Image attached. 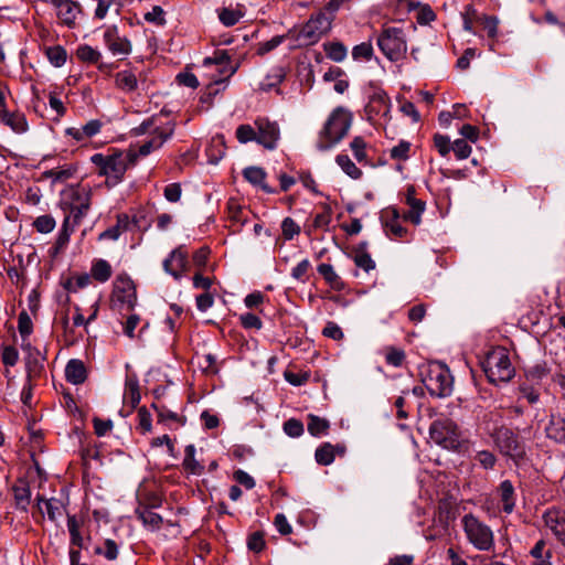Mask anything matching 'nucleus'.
Returning <instances> with one entry per match:
<instances>
[{
	"label": "nucleus",
	"mask_w": 565,
	"mask_h": 565,
	"mask_svg": "<svg viewBox=\"0 0 565 565\" xmlns=\"http://www.w3.org/2000/svg\"><path fill=\"white\" fill-rule=\"evenodd\" d=\"M351 125L352 114L347 108L339 106L333 109L319 132L317 149L327 151L333 148L347 136Z\"/></svg>",
	"instance_id": "nucleus-1"
},
{
	"label": "nucleus",
	"mask_w": 565,
	"mask_h": 565,
	"mask_svg": "<svg viewBox=\"0 0 565 565\" xmlns=\"http://www.w3.org/2000/svg\"><path fill=\"white\" fill-rule=\"evenodd\" d=\"M90 161L98 167L99 175L106 177L107 185H116L121 182L127 169L136 164V154L116 152L110 156L95 153Z\"/></svg>",
	"instance_id": "nucleus-2"
},
{
	"label": "nucleus",
	"mask_w": 565,
	"mask_h": 565,
	"mask_svg": "<svg viewBox=\"0 0 565 565\" xmlns=\"http://www.w3.org/2000/svg\"><path fill=\"white\" fill-rule=\"evenodd\" d=\"M482 370L492 384L508 383L515 374L509 352L503 347L490 350L481 362Z\"/></svg>",
	"instance_id": "nucleus-3"
},
{
	"label": "nucleus",
	"mask_w": 565,
	"mask_h": 565,
	"mask_svg": "<svg viewBox=\"0 0 565 565\" xmlns=\"http://www.w3.org/2000/svg\"><path fill=\"white\" fill-rule=\"evenodd\" d=\"M423 383L435 397H447L452 393L454 379L446 364L433 362L422 372Z\"/></svg>",
	"instance_id": "nucleus-4"
},
{
	"label": "nucleus",
	"mask_w": 565,
	"mask_h": 565,
	"mask_svg": "<svg viewBox=\"0 0 565 565\" xmlns=\"http://www.w3.org/2000/svg\"><path fill=\"white\" fill-rule=\"evenodd\" d=\"M461 523L468 542L476 550L490 552L494 548V535L490 526L481 522L472 513L463 515Z\"/></svg>",
	"instance_id": "nucleus-5"
},
{
	"label": "nucleus",
	"mask_w": 565,
	"mask_h": 565,
	"mask_svg": "<svg viewBox=\"0 0 565 565\" xmlns=\"http://www.w3.org/2000/svg\"><path fill=\"white\" fill-rule=\"evenodd\" d=\"M61 206L65 213L64 220L76 227L90 206V193L84 189H71L62 199Z\"/></svg>",
	"instance_id": "nucleus-6"
},
{
	"label": "nucleus",
	"mask_w": 565,
	"mask_h": 565,
	"mask_svg": "<svg viewBox=\"0 0 565 565\" xmlns=\"http://www.w3.org/2000/svg\"><path fill=\"white\" fill-rule=\"evenodd\" d=\"M377 45L382 53L392 62L403 58L407 51L403 30L398 28L383 30L377 38Z\"/></svg>",
	"instance_id": "nucleus-7"
},
{
	"label": "nucleus",
	"mask_w": 565,
	"mask_h": 565,
	"mask_svg": "<svg viewBox=\"0 0 565 565\" xmlns=\"http://www.w3.org/2000/svg\"><path fill=\"white\" fill-rule=\"evenodd\" d=\"M430 439L448 450H455L460 446L457 425L449 419L435 420L429 428Z\"/></svg>",
	"instance_id": "nucleus-8"
},
{
	"label": "nucleus",
	"mask_w": 565,
	"mask_h": 565,
	"mask_svg": "<svg viewBox=\"0 0 565 565\" xmlns=\"http://www.w3.org/2000/svg\"><path fill=\"white\" fill-rule=\"evenodd\" d=\"M491 437L495 447L502 455L508 456L515 461L523 458L525 455L523 444L519 440L518 435L510 428L504 426L499 427L491 434Z\"/></svg>",
	"instance_id": "nucleus-9"
},
{
	"label": "nucleus",
	"mask_w": 565,
	"mask_h": 565,
	"mask_svg": "<svg viewBox=\"0 0 565 565\" xmlns=\"http://www.w3.org/2000/svg\"><path fill=\"white\" fill-rule=\"evenodd\" d=\"M113 302L127 309H134L137 302L136 287L127 276H118L114 282Z\"/></svg>",
	"instance_id": "nucleus-10"
},
{
	"label": "nucleus",
	"mask_w": 565,
	"mask_h": 565,
	"mask_svg": "<svg viewBox=\"0 0 565 565\" xmlns=\"http://www.w3.org/2000/svg\"><path fill=\"white\" fill-rule=\"evenodd\" d=\"M257 129V143L268 150H274L278 146L280 139V129L276 121L267 118H257L254 122Z\"/></svg>",
	"instance_id": "nucleus-11"
},
{
	"label": "nucleus",
	"mask_w": 565,
	"mask_h": 565,
	"mask_svg": "<svg viewBox=\"0 0 565 565\" xmlns=\"http://www.w3.org/2000/svg\"><path fill=\"white\" fill-rule=\"evenodd\" d=\"M152 132L154 136L141 145L137 150L130 149L129 154H136V161L139 157H147L153 150L159 149L163 143L170 139L174 132V125L168 124L164 128L154 127Z\"/></svg>",
	"instance_id": "nucleus-12"
},
{
	"label": "nucleus",
	"mask_w": 565,
	"mask_h": 565,
	"mask_svg": "<svg viewBox=\"0 0 565 565\" xmlns=\"http://www.w3.org/2000/svg\"><path fill=\"white\" fill-rule=\"evenodd\" d=\"M188 257L189 253L185 246H178L170 253L169 257L163 260V269L175 280H180L183 273L189 268Z\"/></svg>",
	"instance_id": "nucleus-13"
},
{
	"label": "nucleus",
	"mask_w": 565,
	"mask_h": 565,
	"mask_svg": "<svg viewBox=\"0 0 565 565\" xmlns=\"http://www.w3.org/2000/svg\"><path fill=\"white\" fill-rule=\"evenodd\" d=\"M50 3L57 10V18L68 28L76 23L78 14L82 12L81 4L73 0H50Z\"/></svg>",
	"instance_id": "nucleus-14"
},
{
	"label": "nucleus",
	"mask_w": 565,
	"mask_h": 565,
	"mask_svg": "<svg viewBox=\"0 0 565 565\" xmlns=\"http://www.w3.org/2000/svg\"><path fill=\"white\" fill-rule=\"evenodd\" d=\"M104 42L114 55H128L131 52L130 41L127 38H121L115 25L106 29L104 32Z\"/></svg>",
	"instance_id": "nucleus-15"
},
{
	"label": "nucleus",
	"mask_w": 565,
	"mask_h": 565,
	"mask_svg": "<svg viewBox=\"0 0 565 565\" xmlns=\"http://www.w3.org/2000/svg\"><path fill=\"white\" fill-rule=\"evenodd\" d=\"M544 522L565 548V512L559 510H548L544 514Z\"/></svg>",
	"instance_id": "nucleus-16"
},
{
	"label": "nucleus",
	"mask_w": 565,
	"mask_h": 565,
	"mask_svg": "<svg viewBox=\"0 0 565 565\" xmlns=\"http://www.w3.org/2000/svg\"><path fill=\"white\" fill-rule=\"evenodd\" d=\"M366 113L377 116L386 117L391 109V100L387 94L382 89H376L371 96L369 104L365 107Z\"/></svg>",
	"instance_id": "nucleus-17"
},
{
	"label": "nucleus",
	"mask_w": 565,
	"mask_h": 565,
	"mask_svg": "<svg viewBox=\"0 0 565 565\" xmlns=\"http://www.w3.org/2000/svg\"><path fill=\"white\" fill-rule=\"evenodd\" d=\"M38 505L42 512L45 510L47 518L52 522H56L65 512L64 502L56 498L44 499L42 497H38Z\"/></svg>",
	"instance_id": "nucleus-18"
},
{
	"label": "nucleus",
	"mask_w": 565,
	"mask_h": 565,
	"mask_svg": "<svg viewBox=\"0 0 565 565\" xmlns=\"http://www.w3.org/2000/svg\"><path fill=\"white\" fill-rule=\"evenodd\" d=\"M65 377L74 385L84 383L87 377L84 362L77 359L70 360L65 367Z\"/></svg>",
	"instance_id": "nucleus-19"
},
{
	"label": "nucleus",
	"mask_w": 565,
	"mask_h": 565,
	"mask_svg": "<svg viewBox=\"0 0 565 565\" xmlns=\"http://www.w3.org/2000/svg\"><path fill=\"white\" fill-rule=\"evenodd\" d=\"M545 433L550 439L565 444V418L559 415H552L545 427Z\"/></svg>",
	"instance_id": "nucleus-20"
},
{
	"label": "nucleus",
	"mask_w": 565,
	"mask_h": 565,
	"mask_svg": "<svg viewBox=\"0 0 565 565\" xmlns=\"http://www.w3.org/2000/svg\"><path fill=\"white\" fill-rule=\"evenodd\" d=\"M0 119L14 132L22 134L28 130V122L23 115L10 113L8 109L0 110Z\"/></svg>",
	"instance_id": "nucleus-21"
},
{
	"label": "nucleus",
	"mask_w": 565,
	"mask_h": 565,
	"mask_svg": "<svg viewBox=\"0 0 565 565\" xmlns=\"http://www.w3.org/2000/svg\"><path fill=\"white\" fill-rule=\"evenodd\" d=\"M244 178L253 185L259 186L266 193H273L274 190L265 182L266 172L259 167H247L243 171Z\"/></svg>",
	"instance_id": "nucleus-22"
},
{
	"label": "nucleus",
	"mask_w": 565,
	"mask_h": 565,
	"mask_svg": "<svg viewBox=\"0 0 565 565\" xmlns=\"http://www.w3.org/2000/svg\"><path fill=\"white\" fill-rule=\"evenodd\" d=\"M139 381L136 375H128L125 381L124 401L136 407L140 402Z\"/></svg>",
	"instance_id": "nucleus-23"
},
{
	"label": "nucleus",
	"mask_w": 565,
	"mask_h": 565,
	"mask_svg": "<svg viewBox=\"0 0 565 565\" xmlns=\"http://www.w3.org/2000/svg\"><path fill=\"white\" fill-rule=\"evenodd\" d=\"M12 490L17 508L26 511L31 501V491L28 482L19 480L18 483L13 486Z\"/></svg>",
	"instance_id": "nucleus-24"
},
{
	"label": "nucleus",
	"mask_w": 565,
	"mask_h": 565,
	"mask_svg": "<svg viewBox=\"0 0 565 565\" xmlns=\"http://www.w3.org/2000/svg\"><path fill=\"white\" fill-rule=\"evenodd\" d=\"M195 452H196L195 446L188 445L184 449V458H183L182 466H183L184 470H186L188 472L195 475V476H200L204 471V466L201 465L195 459Z\"/></svg>",
	"instance_id": "nucleus-25"
},
{
	"label": "nucleus",
	"mask_w": 565,
	"mask_h": 565,
	"mask_svg": "<svg viewBox=\"0 0 565 565\" xmlns=\"http://www.w3.org/2000/svg\"><path fill=\"white\" fill-rule=\"evenodd\" d=\"M204 64H216L222 66L221 72L227 73V77L235 74L237 66L230 65V54L227 51H216L212 57H206Z\"/></svg>",
	"instance_id": "nucleus-26"
},
{
	"label": "nucleus",
	"mask_w": 565,
	"mask_h": 565,
	"mask_svg": "<svg viewBox=\"0 0 565 565\" xmlns=\"http://www.w3.org/2000/svg\"><path fill=\"white\" fill-rule=\"evenodd\" d=\"M115 84L125 93H131L137 89L138 79L131 71L125 70L115 75Z\"/></svg>",
	"instance_id": "nucleus-27"
},
{
	"label": "nucleus",
	"mask_w": 565,
	"mask_h": 565,
	"mask_svg": "<svg viewBox=\"0 0 565 565\" xmlns=\"http://www.w3.org/2000/svg\"><path fill=\"white\" fill-rule=\"evenodd\" d=\"M530 554L534 558L533 565H553L551 562L553 552L552 550L546 548L544 540L537 541Z\"/></svg>",
	"instance_id": "nucleus-28"
},
{
	"label": "nucleus",
	"mask_w": 565,
	"mask_h": 565,
	"mask_svg": "<svg viewBox=\"0 0 565 565\" xmlns=\"http://www.w3.org/2000/svg\"><path fill=\"white\" fill-rule=\"evenodd\" d=\"M142 524L151 531H157L161 527L162 518L150 508H139L136 511Z\"/></svg>",
	"instance_id": "nucleus-29"
},
{
	"label": "nucleus",
	"mask_w": 565,
	"mask_h": 565,
	"mask_svg": "<svg viewBox=\"0 0 565 565\" xmlns=\"http://www.w3.org/2000/svg\"><path fill=\"white\" fill-rule=\"evenodd\" d=\"M501 501L503 502V511L505 513H511L515 505L514 500V488L510 480H504L500 483L499 487Z\"/></svg>",
	"instance_id": "nucleus-30"
},
{
	"label": "nucleus",
	"mask_w": 565,
	"mask_h": 565,
	"mask_svg": "<svg viewBox=\"0 0 565 565\" xmlns=\"http://www.w3.org/2000/svg\"><path fill=\"white\" fill-rule=\"evenodd\" d=\"M307 429L312 436L320 437L327 434L329 429V422L324 418L310 414L308 416Z\"/></svg>",
	"instance_id": "nucleus-31"
},
{
	"label": "nucleus",
	"mask_w": 565,
	"mask_h": 565,
	"mask_svg": "<svg viewBox=\"0 0 565 565\" xmlns=\"http://www.w3.org/2000/svg\"><path fill=\"white\" fill-rule=\"evenodd\" d=\"M76 56L82 62L97 64L102 58V53L98 50L92 47L90 45L83 44L77 47Z\"/></svg>",
	"instance_id": "nucleus-32"
},
{
	"label": "nucleus",
	"mask_w": 565,
	"mask_h": 565,
	"mask_svg": "<svg viewBox=\"0 0 565 565\" xmlns=\"http://www.w3.org/2000/svg\"><path fill=\"white\" fill-rule=\"evenodd\" d=\"M318 273L324 278V280L335 289H341L342 282L339 275L334 271L332 265L330 264H320L318 266Z\"/></svg>",
	"instance_id": "nucleus-33"
},
{
	"label": "nucleus",
	"mask_w": 565,
	"mask_h": 565,
	"mask_svg": "<svg viewBox=\"0 0 565 565\" xmlns=\"http://www.w3.org/2000/svg\"><path fill=\"white\" fill-rule=\"evenodd\" d=\"M45 54L50 63L55 67H61L66 63L67 53L61 45L47 47Z\"/></svg>",
	"instance_id": "nucleus-34"
},
{
	"label": "nucleus",
	"mask_w": 565,
	"mask_h": 565,
	"mask_svg": "<svg viewBox=\"0 0 565 565\" xmlns=\"http://www.w3.org/2000/svg\"><path fill=\"white\" fill-rule=\"evenodd\" d=\"M337 163L352 179H359L362 175V171L355 166V163L347 154H338L335 158Z\"/></svg>",
	"instance_id": "nucleus-35"
},
{
	"label": "nucleus",
	"mask_w": 565,
	"mask_h": 565,
	"mask_svg": "<svg viewBox=\"0 0 565 565\" xmlns=\"http://www.w3.org/2000/svg\"><path fill=\"white\" fill-rule=\"evenodd\" d=\"M92 276L99 282L107 281L111 276V266L107 260L98 259L92 267Z\"/></svg>",
	"instance_id": "nucleus-36"
},
{
	"label": "nucleus",
	"mask_w": 565,
	"mask_h": 565,
	"mask_svg": "<svg viewBox=\"0 0 565 565\" xmlns=\"http://www.w3.org/2000/svg\"><path fill=\"white\" fill-rule=\"evenodd\" d=\"M285 77V73L281 67H275L270 71V73L266 76V78L259 84V88L262 90H270L274 87L278 86Z\"/></svg>",
	"instance_id": "nucleus-37"
},
{
	"label": "nucleus",
	"mask_w": 565,
	"mask_h": 565,
	"mask_svg": "<svg viewBox=\"0 0 565 565\" xmlns=\"http://www.w3.org/2000/svg\"><path fill=\"white\" fill-rule=\"evenodd\" d=\"M327 56L334 62H342L347 57L348 49L340 42H331L324 45Z\"/></svg>",
	"instance_id": "nucleus-38"
},
{
	"label": "nucleus",
	"mask_w": 565,
	"mask_h": 565,
	"mask_svg": "<svg viewBox=\"0 0 565 565\" xmlns=\"http://www.w3.org/2000/svg\"><path fill=\"white\" fill-rule=\"evenodd\" d=\"M74 173L75 169H73L71 166H67L47 170L44 172V177L51 179L53 182H63L72 178Z\"/></svg>",
	"instance_id": "nucleus-39"
},
{
	"label": "nucleus",
	"mask_w": 565,
	"mask_h": 565,
	"mask_svg": "<svg viewBox=\"0 0 565 565\" xmlns=\"http://www.w3.org/2000/svg\"><path fill=\"white\" fill-rule=\"evenodd\" d=\"M391 213L392 220L385 222V228L390 235L401 238L406 234V228L403 227L398 222V211L396 209H393Z\"/></svg>",
	"instance_id": "nucleus-40"
},
{
	"label": "nucleus",
	"mask_w": 565,
	"mask_h": 565,
	"mask_svg": "<svg viewBox=\"0 0 565 565\" xmlns=\"http://www.w3.org/2000/svg\"><path fill=\"white\" fill-rule=\"evenodd\" d=\"M316 460L319 465L329 466L334 460V450L333 446L329 443L323 444L316 450L315 454Z\"/></svg>",
	"instance_id": "nucleus-41"
},
{
	"label": "nucleus",
	"mask_w": 565,
	"mask_h": 565,
	"mask_svg": "<svg viewBox=\"0 0 565 565\" xmlns=\"http://www.w3.org/2000/svg\"><path fill=\"white\" fill-rule=\"evenodd\" d=\"M217 13H218L220 21L225 26H233V25H235L236 23H238V21L243 17L241 11L234 10V9H230V8H222V9H220L217 11Z\"/></svg>",
	"instance_id": "nucleus-42"
},
{
	"label": "nucleus",
	"mask_w": 565,
	"mask_h": 565,
	"mask_svg": "<svg viewBox=\"0 0 565 565\" xmlns=\"http://www.w3.org/2000/svg\"><path fill=\"white\" fill-rule=\"evenodd\" d=\"M333 15L329 12H320L316 17H312L309 21L313 24L318 33H326L330 30Z\"/></svg>",
	"instance_id": "nucleus-43"
},
{
	"label": "nucleus",
	"mask_w": 565,
	"mask_h": 565,
	"mask_svg": "<svg viewBox=\"0 0 565 565\" xmlns=\"http://www.w3.org/2000/svg\"><path fill=\"white\" fill-rule=\"evenodd\" d=\"M236 138L241 143L257 142V129L250 125H241L236 129Z\"/></svg>",
	"instance_id": "nucleus-44"
},
{
	"label": "nucleus",
	"mask_w": 565,
	"mask_h": 565,
	"mask_svg": "<svg viewBox=\"0 0 565 565\" xmlns=\"http://www.w3.org/2000/svg\"><path fill=\"white\" fill-rule=\"evenodd\" d=\"M56 225V222L53 216L49 214H44L41 216H38L34 222L33 226L39 233L47 234L51 233Z\"/></svg>",
	"instance_id": "nucleus-45"
},
{
	"label": "nucleus",
	"mask_w": 565,
	"mask_h": 565,
	"mask_svg": "<svg viewBox=\"0 0 565 565\" xmlns=\"http://www.w3.org/2000/svg\"><path fill=\"white\" fill-rule=\"evenodd\" d=\"M95 553L104 555L108 561H114L118 556V546L115 541L108 539L103 546L95 548Z\"/></svg>",
	"instance_id": "nucleus-46"
},
{
	"label": "nucleus",
	"mask_w": 565,
	"mask_h": 565,
	"mask_svg": "<svg viewBox=\"0 0 565 565\" xmlns=\"http://www.w3.org/2000/svg\"><path fill=\"white\" fill-rule=\"evenodd\" d=\"M473 460L486 470L492 469L497 462L495 456L488 450L478 451Z\"/></svg>",
	"instance_id": "nucleus-47"
},
{
	"label": "nucleus",
	"mask_w": 565,
	"mask_h": 565,
	"mask_svg": "<svg viewBox=\"0 0 565 565\" xmlns=\"http://www.w3.org/2000/svg\"><path fill=\"white\" fill-rule=\"evenodd\" d=\"M365 147H366V142L360 136L354 137L350 143V148L354 154V158L359 162H364L366 160Z\"/></svg>",
	"instance_id": "nucleus-48"
},
{
	"label": "nucleus",
	"mask_w": 565,
	"mask_h": 565,
	"mask_svg": "<svg viewBox=\"0 0 565 565\" xmlns=\"http://www.w3.org/2000/svg\"><path fill=\"white\" fill-rule=\"evenodd\" d=\"M18 329L23 339H26L33 330V323L26 311H22L18 318Z\"/></svg>",
	"instance_id": "nucleus-49"
},
{
	"label": "nucleus",
	"mask_w": 565,
	"mask_h": 565,
	"mask_svg": "<svg viewBox=\"0 0 565 565\" xmlns=\"http://www.w3.org/2000/svg\"><path fill=\"white\" fill-rule=\"evenodd\" d=\"M451 150L458 160H463L470 156L471 146L465 139H457L454 141Z\"/></svg>",
	"instance_id": "nucleus-50"
},
{
	"label": "nucleus",
	"mask_w": 565,
	"mask_h": 565,
	"mask_svg": "<svg viewBox=\"0 0 565 565\" xmlns=\"http://www.w3.org/2000/svg\"><path fill=\"white\" fill-rule=\"evenodd\" d=\"M281 231L285 239L290 241L300 233V226L291 217H286L281 223Z\"/></svg>",
	"instance_id": "nucleus-51"
},
{
	"label": "nucleus",
	"mask_w": 565,
	"mask_h": 565,
	"mask_svg": "<svg viewBox=\"0 0 565 565\" xmlns=\"http://www.w3.org/2000/svg\"><path fill=\"white\" fill-rule=\"evenodd\" d=\"M284 431L289 437H300L303 434V425L300 420L290 418L284 423Z\"/></svg>",
	"instance_id": "nucleus-52"
},
{
	"label": "nucleus",
	"mask_w": 565,
	"mask_h": 565,
	"mask_svg": "<svg viewBox=\"0 0 565 565\" xmlns=\"http://www.w3.org/2000/svg\"><path fill=\"white\" fill-rule=\"evenodd\" d=\"M138 420H139V429L142 434L150 433L152 429V418L151 414L148 412L146 407H140L138 409Z\"/></svg>",
	"instance_id": "nucleus-53"
},
{
	"label": "nucleus",
	"mask_w": 565,
	"mask_h": 565,
	"mask_svg": "<svg viewBox=\"0 0 565 565\" xmlns=\"http://www.w3.org/2000/svg\"><path fill=\"white\" fill-rule=\"evenodd\" d=\"M90 284V276L87 274L76 277L74 280L68 279L65 284V289L71 292H76L78 289L85 288Z\"/></svg>",
	"instance_id": "nucleus-54"
},
{
	"label": "nucleus",
	"mask_w": 565,
	"mask_h": 565,
	"mask_svg": "<svg viewBox=\"0 0 565 565\" xmlns=\"http://www.w3.org/2000/svg\"><path fill=\"white\" fill-rule=\"evenodd\" d=\"M373 55V47L370 43H361L355 45L352 50V56L354 60H370Z\"/></svg>",
	"instance_id": "nucleus-55"
},
{
	"label": "nucleus",
	"mask_w": 565,
	"mask_h": 565,
	"mask_svg": "<svg viewBox=\"0 0 565 565\" xmlns=\"http://www.w3.org/2000/svg\"><path fill=\"white\" fill-rule=\"evenodd\" d=\"M409 149L411 143L402 140L391 149V158L396 160H406L408 158Z\"/></svg>",
	"instance_id": "nucleus-56"
},
{
	"label": "nucleus",
	"mask_w": 565,
	"mask_h": 565,
	"mask_svg": "<svg viewBox=\"0 0 565 565\" xmlns=\"http://www.w3.org/2000/svg\"><path fill=\"white\" fill-rule=\"evenodd\" d=\"M75 227L68 223V220H64L62 228L56 239V248H63L70 241L71 233Z\"/></svg>",
	"instance_id": "nucleus-57"
},
{
	"label": "nucleus",
	"mask_w": 565,
	"mask_h": 565,
	"mask_svg": "<svg viewBox=\"0 0 565 565\" xmlns=\"http://www.w3.org/2000/svg\"><path fill=\"white\" fill-rule=\"evenodd\" d=\"M354 263L358 267L364 269L366 273L375 268V263L371 258L370 254L365 252L356 253L354 256Z\"/></svg>",
	"instance_id": "nucleus-58"
},
{
	"label": "nucleus",
	"mask_w": 565,
	"mask_h": 565,
	"mask_svg": "<svg viewBox=\"0 0 565 565\" xmlns=\"http://www.w3.org/2000/svg\"><path fill=\"white\" fill-rule=\"evenodd\" d=\"M239 320L245 329L259 330L263 327L262 320L256 315L250 312L241 315Z\"/></svg>",
	"instance_id": "nucleus-59"
},
{
	"label": "nucleus",
	"mask_w": 565,
	"mask_h": 565,
	"mask_svg": "<svg viewBox=\"0 0 565 565\" xmlns=\"http://www.w3.org/2000/svg\"><path fill=\"white\" fill-rule=\"evenodd\" d=\"M145 20L151 23H156L158 25H162L166 23L164 11L161 7L154 6L151 11L145 14Z\"/></svg>",
	"instance_id": "nucleus-60"
},
{
	"label": "nucleus",
	"mask_w": 565,
	"mask_h": 565,
	"mask_svg": "<svg viewBox=\"0 0 565 565\" xmlns=\"http://www.w3.org/2000/svg\"><path fill=\"white\" fill-rule=\"evenodd\" d=\"M434 142L440 156L446 157L450 152L451 146L449 137L437 134L434 137Z\"/></svg>",
	"instance_id": "nucleus-61"
},
{
	"label": "nucleus",
	"mask_w": 565,
	"mask_h": 565,
	"mask_svg": "<svg viewBox=\"0 0 565 565\" xmlns=\"http://www.w3.org/2000/svg\"><path fill=\"white\" fill-rule=\"evenodd\" d=\"M19 360L18 350L14 347L8 345L2 350V362L7 366H14Z\"/></svg>",
	"instance_id": "nucleus-62"
},
{
	"label": "nucleus",
	"mask_w": 565,
	"mask_h": 565,
	"mask_svg": "<svg viewBox=\"0 0 565 565\" xmlns=\"http://www.w3.org/2000/svg\"><path fill=\"white\" fill-rule=\"evenodd\" d=\"M39 355V353H36ZM28 379L40 374L43 365L38 356L30 355L25 362Z\"/></svg>",
	"instance_id": "nucleus-63"
},
{
	"label": "nucleus",
	"mask_w": 565,
	"mask_h": 565,
	"mask_svg": "<svg viewBox=\"0 0 565 565\" xmlns=\"http://www.w3.org/2000/svg\"><path fill=\"white\" fill-rule=\"evenodd\" d=\"M181 185L179 183H170L164 188L163 194L164 198L172 203H175L181 198Z\"/></svg>",
	"instance_id": "nucleus-64"
}]
</instances>
